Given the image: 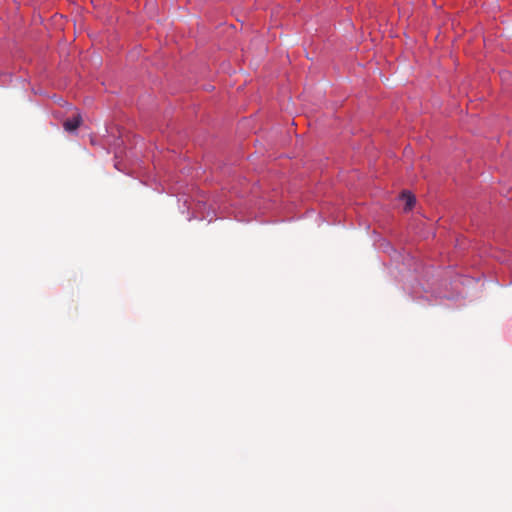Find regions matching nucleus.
Segmentation results:
<instances>
[{
	"label": "nucleus",
	"instance_id": "nucleus-1",
	"mask_svg": "<svg viewBox=\"0 0 512 512\" xmlns=\"http://www.w3.org/2000/svg\"><path fill=\"white\" fill-rule=\"evenodd\" d=\"M80 114L74 115L72 118H68L63 122L64 129L69 132L75 131L81 124Z\"/></svg>",
	"mask_w": 512,
	"mask_h": 512
},
{
	"label": "nucleus",
	"instance_id": "nucleus-2",
	"mask_svg": "<svg viewBox=\"0 0 512 512\" xmlns=\"http://www.w3.org/2000/svg\"><path fill=\"white\" fill-rule=\"evenodd\" d=\"M402 198L405 200V210H411L416 202L415 197L410 192L405 191L402 193Z\"/></svg>",
	"mask_w": 512,
	"mask_h": 512
}]
</instances>
